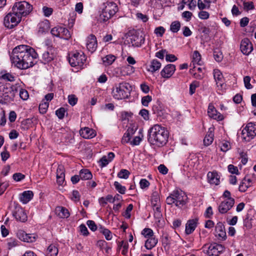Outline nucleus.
I'll return each instance as SVG.
<instances>
[{"instance_id":"1","label":"nucleus","mask_w":256,"mask_h":256,"mask_svg":"<svg viewBox=\"0 0 256 256\" xmlns=\"http://www.w3.org/2000/svg\"><path fill=\"white\" fill-rule=\"evenodd\" d=\"M38 57V54L33 48L27 45H20L13 49L10 60L14 66L26 70L34 65V60Z\"/></svg>"},{"instance_id":"2","label":"nucleus","mask_w":256,"mask_h":256,"mask_svg":"<svg viewBox=\"0 0 256 256\" xmlns=\"http://www.w3.org/2000/svg\"><path fill=\"white\" fill-rule=\"evenodd\" d=\"M32 10V6L26 1L16 2L12 7V12L4 18V26L8 28H12L20 22L22 17L28 15Z\"/></svg>"},{"instance_id":"3","label":"nucleus","mask_w":256,"mask_h":256,"mask_svg":"<svg viewBox=\"0 0 256 256\" xmlns=\"http://www.w3.org/2000/svg\"><path fill=\"white\" fill-rule=\"evenodd\" d=\"M168 132L164 127L159 124H155L148 130L149 142L157 146L164 145L168 138Z\"/></svg>"},{"instance_id":"4","label":"nucleus","mask_w":256,"mask_h":256,"mask_svg":"<svg viewBox=\"0 0 256 256\" xmlns=\"http://www.w3.org/2000/svg\"><path fill=\"white\" fill-rule=\"evenodd\" d=\"M188 202L187 195L181 190H174L166 199V202L168 204H174L178 208H180L184 206Z\"/></svg>"},{"instance_id":"5","label":"nucleus","mask_w":256,"mask_h":256,"mask_svg":"<svg viewBox=\"0 0 256 256\" xmlns=\"http://www.w3.org/2000/svg\"><path fill=\"white\" fill-rule=\"evenodd\" d=\"M100 20L105 22L114 16L118 11L116 4L113 2H104L100 7Z\"/></svg>"},{"instance_id":"6","label":"nucleus","mask_w":256,"mask_h":256,"mask_svg":"<svg viewBox=\"0 0 256 256\" xmlns=\"http://www.w3.org/2000/svg\"><path fill=\"white\" fill-rule=\"evenodd\" d=\"M131 90L132 86L128 83L122 82L114 85L112 95L115 99H124L128 98Z\"/></svg>"},{"instance_id":"7","label":"nucleus","mask_w":256,"mask_h":256,"mask_svg":"<svg viewBox=\"0 0 256 256\" xmlns=\"http://www.w3.org/2000/svg\"><path fill=\"white\" fill-rule=\"evenodd\" d=\"M86 56L82 52H76L69 57V62L72 66L82 68L86 66Z\"/></svg>"},{"instance_id":"8","label":"nucleus","mask_w":256,"mask_h":256,"mask_svg":"<svg viewBox=\"0 0 256 256\" xmlns=\"http://www.w3.org/2000/svg\"><path fill=\"white\" fill-rule=\"evenodd\" d=\"M256 136V124L248 123L242 132V139L246 142H248Z\"/></svg>"},{"instance_id":"9","label":"nucleus","mask_w":256,"mask_h":256,"mask_svg":"<svg viewBox=\"0 0 256 256\" xmlns=\"http://www.w3.org/2000/svg\"><path fill=\"white\" fill-rule=\"evenodd\" d=\"M134 72V68L133 66L127 65L115 68L113 71V74L116 77H120L130 75Z\"/></svg>"},{"instance_id":"10","label":"nucleus","mask_w":256,"mask_h":256,"mask_svg":"<svg viewBox=\"0 0 256 256\" xmlns=\"http://www.w3.org/2000/svg\"><path fill=\"white\" fill-rule=\"evenodd\" d=\"M234 200L233 198H227L222 201L218 206V211L220 214L227 212L234 206Z\"/></svg>"},{"instance_id":"11","label":"nucleus","mask_w":256,"mask_h":256,"mask_svg":"<svg viewBox=\"0 0 256 256\" xmlns=\"http://www.w3.org/2000/svg\"><path fill=\"white\" fill-rule=\"evenodd\" d=\"M240 49L244 54L248 56L253 50L252 44L248 38H244L241 42Z\"/></svg>"},{"instance_id":"12","label":"nucleus","mask_w":256,"mask_h":256,"mask_svg":"<svg viewBox=\"0 0 256 256\" xmlns=\"http://www.w3.org/2000/svg\"><path fill=\"white\" fill-rule=\"evenodd\" d=\"M222 247V246L220 244H206L202 246V249L205 254L210 256L215 254L219 248Z\"/></svg>"},{"instance_id":"13","label":"nucleus","mask_w":256,"mask_h":256,"mask_svg":"<svg viewBox=\"0 0 256 256\" xmlns=\"http://www.w3.org/2000/svg\"><path fill=\"white\" fill-rule=\"evenodd\" d=\"M16 236L20 240L24 242H32L36 240V238L34 234H26L22 230H18Z\"/></svg>"},{"instance_id":"14","label":"nucleus","mask_w":256,"mask_h":256,"mask_svg":"<svg viewBox=\"0 0 256 256\" xmlns=\"http://www.w3.org/2000/svg\"><path fill=\"white\" fill-rule=\"evenodd\" d=\"M176 70V66L173 64H168L160 72L162 76L164 78H168L174 74Z\"/></svg>"},{"instance_id":"15","label":"nucleus","mask_w":256,"mask_h":256,"mask_svg":"<svg viewBox=\"0 0 256 256\" xmlns=\"http://www.w3.org/2000/svg\"><path fill=\"white\" fill-rule=\"evenodd\" d=\"M86 48L91 52H94L98 46L96 37L94 34L90 35L86 39Z\"/></svg>"},{"instance_id":"16","label":"nucleus","mask_w":256,"mask_h":256,"mask_svg":"<svg viewBox=\"0 0 256 256\" xmlns=\"http://www.w3.org/2000/svg\"><path fill=\"white\" fill-rule=\"evenodd\" d=\"M208 114L210 118L217 120H222L224 119V116L218 112L214 106L211 104L208 106Z\"/></svg>"},{"instance_id":"17","label":"nucleus","mask_w":256,"mask_h":256,"mask_svg":"<svg viewBox=\"0 0 256 256\" xmlns=\"http://www.w3.org/2000/svg\"><path fill=\"white\" fill-rule=\"evenodd\" d=\"M13 216L18 221L24 222L27 220V216L24 210L20 207H16Z\"/></svg>"},{"instance_id":"18","label":"nucleus","mask_w":256,"mask_h":256,"mask_svg":"<svg viewBox=\"0 0 256 256\" xmlns=\"http://www.w3.org/2000/svg\"><path fill=\"white\" fill-rule=\"evenodd\" d=\"M216 236L220 240H224L226 238L224 226L222 222H218L215 227Z\"/></svg>"},{"instance_id":"19","label":"nucleus","mask_w":256,"mask_h":256,"mask_svg":"<svg viewBox=\"0 0 256 256\" xmlns=\"http://www.w3.org/2000/svg\"><path fill=\"white\" fill-rule=\"evenodd\" d=\"M214 77L216 82L217 86L219 89L223 88L224 85V77L220 70L215 69L214 70Z\"/></svg>"},{"instance_id":"20","label":"nucleus","mask_w":256,"mask_h":256,"mask_svg":"<svg viewBox=\"0 0 256 256\" xmlns=\"http://www.w3.org/2000/svg\"><path fill=\"white\" fill-rule=\"evenodd\" d=\"M130 42L133 46H140L144 42V38L142 34H134L131 36Z\"/></svg>"},{"instance_id":"21","label":"nucleus","mask_w":256,"mask_h":256,"mask_svg":"<svg viewBox=\"0 0 256 256\" xmlns=\"http://www.w3.org/2000/svg\"><path fill=\"white\" fill-rule=\"evenodd\" d=\"M198 218L188 220L186 224L185 232L186 234H191L196 229L198 224Z\"/></svg>"},{"instance_id":"22","label":"nucleus","mask_w":256,"mask_h":256,"mask_svg":"<svg viewBox=\"0 0 256 256\" xmlns=\"http://www.w3.org/2000/svg\"><path fill=\"white\" fill-rule=\"evenodd\" d=\"M80 133L82 138L86 139L92 138L96 136L94 131L92 129L88 127L81 128Z\"/></svg>"},{"instance_id":"23","label":"nucleus","mask_w":256,"mask_h":256,"mask_svg":"<svg viewBox=\"0 0 256 256\" xmlns=\"http://www.w3.org/2000/svg\"><path fill=\"white\" fill-rule=\"evenodd\" d=\"M208 182L212 184L218 185L220 182V176L216 172H209L207 174Z\"/></svg>"},{"instance_id":"24","label":"nucleus","mask_w":256,"mask_h":256,"mask_svg":"<svg viewBox=\"0 0 256 256\" xmlns=\"http://www.w3.org/2000/svg\"><path fill=\"white\" fill-rule=\"evenodd\" d=\"M51 48L44 52L42 55V61L44 63H48L52 61L55 57V54Z\"/></svg>"},{"instance_id":"25","label":"nucleus","mask_w":256,"mask_h":256,"mask_svg":"<svg viewBox=\"0 0 256 256\" xmlns=\"http://www.w3.org/2000/svg\"><path fill=\"white\" fill-rule=\"evenodd\" d=\"M56 213L60 218H68L70 216L68 210L64 207L58 206L56 208Z\"/></svg>"},{"instance_id":"26","label":"nucleus","mask_w":256,"mask_h":256,"mask_svg":"<svg viewBox=\"0 0 256 256\" xmlns=\"http://www.w3.org/2000/svg\"><path fill=\"white\" fill-rule=\"evenodd\" d=\"M252 180L250 178H245L239 186V190L241 192H246L252 186Z\"/></svg>"},{"instance_id":"27","label":"nucleus","mask_w":256,"mask_h":256,"mask_svg":"<svg viewBox=\"0 0 256 256\" xmlns=\"http://www.w3.org/2000/svg\"><path fill=\"white\" fill-rule=\"evenodd\" d=\"M34 196L32 192L30 190L25 191L20 196V200L23 204H26Z\"/></svg>"},{"instance_id":"28","label":"nucleus","mask_w":256,"mask_h":256,"mask_svg":"<svg viewBox=\"0 0 256 256\" xmlns=\"http://www.w3.org/2000/svg\"><path fill=\"white\" fill-rule=\"evenodd\" d=\"M38 26V33L42 34L48 30L50 28L49 22L48 20H44L40 22Z\"/></svg>"},{"instance_id":"29","label":"nucleus","mask_w":256,"mask_h":256,"mask_svg":"<svg viewBox=\"0 0 256 256\" xmlns=\"http://www.w3.org/2000/svg\"><path fill=\"white\" fill-rule=\"evenodd\" d=\"M158 239L155 236L148 238L145 242V247L148 250H151L154 248L158 243Z\"/></svg>"},{"instance_id":"30","label":"nucleus","mask_w":256,"mask_h":256,"mask_svg":"<svg viewBox=\"0 0 256 256\" xmlns=\"http://www.w3.org/2000/svg\"><path fill=\"white\" fill-rule=\"evenodd\" d=\"M162 66L161 62L158 60L154 59L151 61L148 70L152 72H154L158 70Z\"/></svg>"},{"instance_id":"31","label":"nucleus","mask_w":256,"mask_h":256,"mask_svg":"<svg viewBox=\"0 0 256 256\" xmlns=\"http://www.w3.org/2000/svg\"><path fill=\"white\" fill-rule=\"evenodd\" d=\"M116 56L113 54H108L102 58V63L105 66L111 65L116 60Z\"/></svg>"},{"instance_id":"32","label":"nucleus","mask_w":256,"mask_h":256,"mask_svg":"<svg viewBox=\"0 0 256 256\" xmlns=\"http://www.w3.org/2000/svg\"><path fill=\"white\" fill-rule=\"evenodd\" d=\"M58 252V250L57 246L54 244H52L47 248L46 256H56Z\"/></svg>"},{"instance_id":"33","label":"nucleus","mask_w":256,"mask_h":256,"mask_svg":"<svg viewBox=\"0 0 256 256\" xmlns=\"http://www.w3.org/2000/svg\"><path fill=\"white\" fill-rule=\"evenodd\" d=\"M80 176L82 180H88L91 179L92 176L88 170L82 169L80 172Z\"/></svg>"},{"instance_id":"34","label":"nucleus","mask_w":256,"mask_h":256,"mask_svg":"<svg viewBox=\"0 0 256 256\" xmlns=\"http://www.w3.org/2000/svg\"><path fill=\"white\" fill-rule=\"evenodd\" d=\"M151 204L152 207L160 206V196L157 192L152 193L151 197Z\"/></svg>"},{"instance_id":"35","label":"nucleus","mask_w":256,"mask_h":256,"mask_svg":"<svg viewBox=\"0 0 256 256\" xmlns=\"http://www.w3.org/2000/svg\"><path fill=\"white\" fill-rule=\"evenodd\" d=\"M98 230L100 233L104 236L105 238L107 240H110L112 238V234L108 229L105 228L100 226L98 228Z\"/></svg>"},{"instance_id":"36","label":"nucleus","mask_w":256,"mask_h":256,"mask_svg":"<svg viewBox=\"0 0 256 256\" xmlns=\"http://www.w3.org/2000/svg\"><path fill=\"white\" fill-rule=\"evenodd\" d=\"M59 38L66 40H69L71 38L70 32L67 28L62 27V33Z\"/></svg>"},{"instance_id":"37","label":"nucleus","mask_w":256,"mask_h":256,"mask_svg":"<svg viewBox=\"0 0 256 256\" xmlns=\"http://www.w3.org/2000/svg\"><path fill=\"white\" fill-rule=\"evenodd\" d=\"M48 106V102H46L44 100H42L39 105V110L40 113L42 114L46 113Z\"/></svg>"},{"instance_id":"38","label":"nucleus","mask_w":256,"mask_h":256,"mask_svg":"<svg viewBox=\"0 0 256 256\" xmlns=\"http://www.w3.org/2000/svg\"><path fill=\"white\" fill-rule=\"evenodd\" d=\"M200 62L201 56L200 54L197 50L194 51L192 55L193 64H196L198 65H200Z\"/></svg>"},{"instance_id":"39","label":"nucleus","mask_w":256,"mask_h":256,"mask_svg":"<svg viewBox=\"0 0 256 256\" xmlns=\"http://www.w3.org/2000/svg\"><path fill=\"white\" fill-rule=\"evenodd\" d=\"M142 234L146 238L154 236L153 230L150 228H145L142 231Z\"/></svg>"},{"instance_id":"40","label":"nucleus","mask_w":256,"mask_h":256,"mask_svg":"<svg viewBox=\"0 0 256 256\" xmlns=\"http://www.w3.org/2000/svg\"><path fill=\"white\" fill-rule=\"evenodd\" d=\"M154 211V216L156 218L159 220L162 217V214L160 210V206H153Z\"/></svg>"},{"instance_id":"41","label":"nucleus","mask_w":256,"mask_h":256,"mask_svg":"<svg viewBox=\"0 0 256 256\" xmlns=\"http://www.w3.org/2000/svg\"><path fill=\"white\" fill-rule=\"evenodd\" d=\"M184 4H187L190 10H194L196 6V1L194 0H182Z\"/></svg>"},{"instance_id":"42","label":"nucleus","mask_w":256,"mask_h":256,"mask_svg":"<svg viewBox=\"0 0 256 256\" xmlns=\"http://www.w3.org/2000/svg\"><path fill=\"white\" fill-rule=\"evenodd\" d=\"M213 136L214 134L212 132L206 135L204 140V143L205 146H208L212 144L214 140Z\"/></svg>"},{"instance_id":"43","label":"nucleus","mask_w":256,"mask_h":256,"mask_svg":"<svg viewBox=\"0 0 256 256\" xmlns=\"http://www.w3.org/2000/svg\"><path fill=\"white\" fill-rule=\"evenodd\" d=\"M62 26H57L51 30L50 32L54 36L58 37L62 33Z\"/></svg>"},{"instance_id":"44","label":"nucleus","mask_w":256,"mask_h":256,"mask_svg":"<svg viewBox=\"0 0 256 256\" xmlns=\"http://www.w3.org/2000/svg\"><path fill=\"white\" fill-rule=\"evenodd\" d=\"M180 27V22L178 21H174L170 24V30L173 32H176L179 30Z\"/></svg>"},{"instance_id":"45","label":"nucleus","mask_w":256,"mask_h":256,"mask_svg":"<svg viewBox=\"0 0 256 256\" xmlns=\"http://www.w3.org/2000/svg\"><path fill=\"white\" fill-rule=\"evenodd\" d=\"M130 174V173L128 170L122 169L118 172V176L120 178L127 179L128 178Z\"/></svg>"},{"instance_id":"46","label":"nucleus","mask_w":256,"mask_h":256,"mask_svg":"<svg viewBox=\"0 0 256 256\" xmlns=\"http://www.w3.org/2000/svg\"><path fill=\"white\" fill-rule=\"evenodd\" d=\"M114 186L116 189L121 194H124L125 193L126 188L125 186L121 185L118 182H114Z\"/></svg>"},{"instance_id":"47","label":"nucleus","mask_w":256,"mask_h":256,"mask_svg":"<svg viewBox=\"0 0 256 256\" xmlns=\"http://www.w3.org/2000/svg\"><path fill=\"white\" fill-rule=\"evenodd\" d=\"M243 8L244 10L248 11L254 9V6L252 2H243Z\"/></svg>"},{"instance_id":"48","label":"nucleus","mask_w":256,"mask_h":256,"mask_svg":"<svg viewBox=\"0 0 256 256\" xmlns=\"http://www.w3.org/2000/svg\"><path fill=\"white\" fill-rule=\"evenodd\" d=\"M20 98L24 100H27L29 98V94L26 90L20 88L19 92Z\"/></svg>"},{"instance_id":"49","label":"nucleus","mask_w":256,"mask_h":256,"mask_svg":"<svg viewBox=\"0 0 256 256\" xmlns=\"http://www.w3.org/2000/svg\"><path fill=\"white\" fill-rule=\"evenodd\" d=\"M60 176L65 178L64 168L62 165H59L56 170V177Z\"/></svg>"},{"instance_id":"50","label":"nucleus","mask_w":256,"mask_h":256,"mask_svg":"<svg viewBox=\"0 0 256 256\" xmlns=\"http://www.w3.org/2000/svg\"><path fill=\"white\" fill-rule=\"evenodd\" d=\"M199 82L197 81L193 82L190 86V95L193 94L196 88L199 86Z\"/></svg>"},{"instance_id":"51","label":"nucleus","mask_w":256,"mask_h":256,"mask_svg":"<svg viewBox=\"0 0 256 256\" xmlns=\"http://www.w3.org/2000/svg\"><path fill=\"white\" fill-rule=\"evenodd\" d=\"M42 12L44 13V14L46 17L50 16L53 12V9L51 8H48L47 6H44L42 8Z\"/></svg>"},{"instance_id":"52","label":"nucleus","mask_w":256,"mask_h":256,"mask_svg":"<svg viewBox=\"0 0 256 256\" xmlns=\"http://www.w3.org/2000/svg\"><path fill=\"white\" fill-rule=\"evenodd\" d=\"M152 100V98L150 96H144L142 98V103L144 106H148L150 102Z\"/></svg>"},{"instance_id":"53","label":"nucleus","mask_w":256,"mask_h":256,"mask_svg":"<svg viewBox=\"0 0 256 256\" xmlns=\"http://www.w3.org/2000/svg\"><path fill=\"white\" fill-rule=\"evenodd\" d=\"M198 6L200 10H202L206 8H210V5L205 3L202 0H198Z\"/></svg>"},{"instance_id":"54","label":"nucleus","mask_w":256,"mask_h":256,"mask_svg":"<svg viewBox=\"0 0 256 256\" xmlns=\"http://www.w3.org/2000/svg\"><path fill=\"white\" fill-rule=\"evenodd\" d=\"M133 208V205L130 204L126 211L124 212L123 216L126 218H130V212L132 210Z\"/></svg>"},{"instance_id":"55","label":"nucleus","mask_w":256,"mask_h":256,"mask_svg":"<svg viewBox=\"0 0 256 256\" xmlns=\"http://www.w3.org/2000/svg\"><path fill=\"white\" fill-rule=\"evenodd\" d=\"M65 112V108H60L56 110V114L60 119H62L64 118Z\"/></svg>"},{"instance_id":"56","label":"nucleus","mask_w":256,"mask_h":256,"mask_svg":"<svg viewBox=\"0 0 256 256\" xmlns=\"http://www.w3.org/2000/svg\"><path fill=\"white\" fill-rule=\"evenodd\" d=\"M80 196L78 190H74L72 192V196L71 199L74 202H78L80 200Z\"/></svg>"},{"instance_id":"57","label":"nucleus","mask_w":256,"mask_h":256,"mask_svg":"<svg viewBox=\"0 0 256 256\" xmlns=\"http://www.w3.org/2000/svg\"><path fill=\"white\" fill-rule=\"evenodd\" d=\"M162 243L164 246H168L170 244V238L168 235H164L162 238Z\"/></svg>"},{"instance_id":"58","label":"nucleus","mask_w":256,"mask_h":256,"mask_svg":"<svg viewBox=\"0 0 256 256\" xmlns=\"http://www.w3.org/2000/svg\"><path fill=\"white\" fill-rule=\"evenodd\" d=\"M79 228H80V232L82 233V234L83 236H87L88 235L89 232H88V230L84 224H80L79 226Z\"/></svg>"},{"instance_id":"59","label":"nucleus","mask_w":256,"mask_h":256,"mask_svg":"<svg viewBox=\"0 0 256 256\" xmlns=\"http://www.w3.org/2000/svg\"><path fill=\"white\" fill-rule=\"evenodd\" d=\"M110 162L108 159L107 156H104L100 160L99 162L100 166L102 168L106 166Z\"/></svg>"},{"instance_id":"60","label":"nucleus","mask_w":256,"mask_h":256,"mask_svg":"<svg viewBox=\"0 0 256 256\" xmlns=\"http://www.w3.org/2000/svg\"><path fill=\"white\" fill-rule=\"evenodd\" d=\"M198 17L202 20H207L209 18L210 14L206 11L202 10L198 14Z\"/></svg>"},{"instance_id":"61","label":"nucleus","mask_w":256,"mask_h":256,"mask_svg":"<svg viewBox=\"0 0 256 256\" xmlns=\"http://www.w3.org/2000/svg\"><path fill=\"white\" fill-rule=\"evenodd\" d=\"M86 224L88 228L92 230L95 231L97 230L98 227L94 222L92 220H88L86 222Z\"/></svg>"},{"instance_id":"62","label":"nucleus","mask_w":256,"mask_h":256,"mask_svg":"<svg viewBox=\"0 0 256 256\" xmlns=\"http://www.w3.org/2000/svg\"><path fill=\"white\" fill-rule=\"evenodd\" d=\"M168 52L166 50H162L156 53V56L158 58L164 60V55L166 56Z\"/></svg>"},{"instance_id":"63","label":"nucleus","mask_w":256,"mask_h":256,"mask_svg":"<svg viewBox=\"0 0 256 256\" xmlns=\"http://www.w3.org/2000/svg\"><path fill=\"white\" fill-rule=\"evenodd\" d=\"M250 78L249 76H246L244 78V82L245 87L247 89H250L252 88V86L250 84Z\"/></svg>"},{"instance_id":"64","label":"nucleus","mask_w":256,"mask_h":256,"mask_svg":"<svg viewBox=\"0 0 256 256\" xmlns=\"http://www.w3.org/2000/svg\"><path fill=\"white\" fill-rule=\"evenodd\" d=\"M68 100L69 104L72 106H74L78 102V98L73 94L69 96Z\"/></svg>"}]
</instances>
